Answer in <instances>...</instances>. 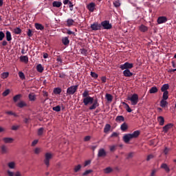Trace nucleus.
I'll list each match as a JSON object with an SVG mask.
<instances>
[{
	"label": "nucleus",
	"mask_w": 176,
	"mask_h": 176,
	"mask_svg": "<svg viewBox=\"0 0 176 176\" xmlns=\"http://www.w3.org/2000/svg\"><path fill=\"white\" fill-rule=\"evenodd\" d=\"M35 28L40 30V31H43V30H45V27H43L41 23H35Z\"/></svg>",
	"instance_id": "29"
},
{
	"label": "nucleus",
	"mask_w": 176,
	"mask_h": 176,
	"mask_svg": "<svg viewBox=\"0 0 176 176\" xmlns=\"http://www.w3.org/2000/svg\"><path fill=\"white\" fill-rule=\"evenodd\" d=\"M43 130H44L43 128H40L38 130V135H42V134H43Z\"/></svg>",
	"instance_id": "60"
},
{
	"label": "nucleus",
	"mask_w": 176,
	"mask_h": 176,
	"mask_svg": "<svg viewBox=\"0 0 176 176\" xmlns=\"http://www.w3.org/2000/svg\"><path fill=\"white\" fill-rule=\"evenodd\" d=\"M45 164L46 167H49L50 166V160L53 157V155L50 153H47L45 155Z\"/></svg>",
	"instance_id": "5"
},
{
	"label": "nucleus",
	"mask_w": 176,
	"mask_h": 176,
	"mask_svg": "<svg viewBox=\"0 0 176 176\" xmlns=\"http://www.w3.org/2000/svg\"><path fill=\"white\" fill-rule=\"evenodd\" d=\"M166 100L162 99L160 101V107H162V108H165L166 105H168V102H167Z\"/></svg>",
	"instance_id": "31"
},
{
	"label": "nucleus",
	"mask_w": 176,
	"mask_h": 176,
	"mask_svg": "<svg viewBox=\"0 0 176 176\" xmlns=\"http://www.w3.org/2000/svg\"><path fill=\"white\" fill-rule=\"evenodd\" d=\"M78 87H79V85H72L68 87L67 89V96H74V94L78 91Z\"/></svg>",
	"instance_id": "3"
},
{
	"label": "nucleus",
	"mask_w": 176,
	"mask_h": 176,
	"mask_svg": "<svg viewBox=\"0 0 176 176\" xmlns=\"http://www.w3.org/2000/svg\"><path fill=\"white\" fill-rule=\"evenodd\" d=\"M171 127H173V124L169 123L166 125H165L164 126H163V131L164 133H167L168 132V130H170V129H171Z\"/></svg>",
	"instance_id": "12"
},
{
	"label": "nucleus",
	"mask_w": 176,
	"mask_h": 176,
	"mask_svg": "<svg viewBox=\"0 0 176 176\" xmlns=\"http://www.w3.org/2000/svg\"><path fill=\"white\" fill-rule=\"evenodd\" d=\"M62 43L65 45V46H68V45H69V39L68 37H63L62 38Z\"/></svg>",
	"instance_id": "22"
},
{
	"label": "nucleus",
	"mask_w": 176,
	"mask_h": 176,
	"mask_svg": "<svg viewBox=\"0 0 176 176\" xmlns=\"http://www.w3.org/2000/svg\"><path fill=\"white\" fill-rule=\"evenodd\" d=\"M6 113H7V115H11L12 116H14V118H17V114H16V113H13V111H6Z\"/></svg>",
	"instance_id": "51"
},
{
	"label": "nucleus",
	"mask_w": 176,
	"mask_h": 176,
	"mask_svg": "<svg viewBox=\"0 0 176 176\" xmlns=\"http://www.w3.org/2000/svg\"><path fill=\"white\" fill-rule=\"evenodd\" d=\"M123 75L126 78H130L133 76V72H130V69H125L123 71Z\"/></svg>",
	"instance_id": "13"
},
{
	"label": "nucleus",
	"mask_w": 176,
	"mask_h": 176,
	"mask_svg": "<svg viewBox=\"0 0 176 176\" xmlns=\"http://www.w3.org/2000/svg\"><path fill=\"white\" fill-rule=\"evenodd\" d=\"M10 94V89H6L5 91L3 92L2 96L3 97H6Z\"/></svg>",
	"instance_id": "48"
},
{
	"label": "nucleus",
	"mask_w": 176,
	"mask_h": 176,
	"mask_svg": "<svg viewBox=\"0 0 176 176\" xmlns=\"http://www.w3.org/2000/svg\"><path fill=\"white\" fill-rule=\"evenodd\" d=\"M21 98V94H17L15 96L13 97V101L14 102H17Z\"/></svg>",
	"instance_id": "38"
},
{
	"label": "nucleus",
	"mask_w": 176,
	"mask_h": 176,
	"mask_svg": "<svg viewBox=\"0 0 176 176\" xmlns=\"http://www.w3.org/2000/svg\"><path fill=\"white\" fill-rule=\"evenodd\" d=\"M27 35L28 36H32L33 34H32V30L31 29H28V32H27Z\"/></svg>",
	"instance_id": "59"
},
{
	"label": "nucleus",
	"mask_w": 176,
	"mask_h": 176,
	"mask_svg": "<svg viewBox=\"0 0 176 176\" xmlns=\"http://www.w3.org/2000/svg\"><path fill=\"white\" fill-rule=\"evenodd\" d=\"M118 146L116 145H113L109 146L110 152H115L116 151V148Z\"/></svg>",
	"instance_id": "52"
},
{
	"label": "nucleus",
	"mask_w": 176,
	"mask_h": 176,
	"mask_svg": "<svg viewBox=\"0 0 176 176\" xmlns=\"http://www.w3.org/2000/svg\"><path fill=\"white\" fill-rule=\"evenodd\" d=\"M168 89H170V85H168V84H164L161 87V91H162V92L168 91H167V90H168Z\"/></svg>",
	"instance_id": "21"
},
{
	"label": "nucleus",
	"mask_w": 176,
	"mask_h": 176,
	"mask_svg": "<svg viewBox=\"0 0 176 176\" xmlns=\"http://www.w3.org/2000/svg\"><path fill=\"white\" fill-rule=\"evenodd\" d=\"M19 129H20L19 125H13L11 128V129L13 130L14 131H16V130H19Z\"/></svg>",
	"instance_id": "57"
},
{
	"label": "nucleus",
	"mask_w": 176,
	"mask_h": 176,
	"mask_svg": "<svg viewBox=\"0 0 176 176\" xmlns=\"http://www.w3.org/2000/svg\"><path fill=\"white\" fill-rule=\"evenodd\" d=\"M101 27H103L104 30H111L112 28V24L109 23V21H104L101 22Z\"/></svg>",
	"instance_id": "7"
},
{
	"label": "nucleus",
	"mask_w": 176,
	"mask_h": 176,
	"mask_svg": "<svg viewBox=\"0 0 176 176\" xmlns=\"http://www.w3.org/2000/svg\"><path fill=\"white\" fill-rule=\"evenodd\" d=\"M52 109L53 111H55V112H60V111H61V107H60V105H58L56 107H54Z\"/></svg>",
	"instance_id": "46"
},
{
	"label": "nucleus",
	"mask_w": 176,
	"mask_h": 176,
	"mask_svg": "<svg viewBox=\"0 0 176 176\" xmlns=\"http://www.w3.org/2000/svg\"><path fill=\"white\" fill-rule=\"evenodd\" d=\"M105 98H106V100L109 102H112V100L113 99V97L112 96V95L109 94H107L105 96Z\"/></svg>",
	"instance_id": "35"
},
{
	"label": "nucleus",
	"mask_w": 176,
	"mask_h": 176,
	"mask_svg": "<svg viewBox=\"0 0 176 176\" xmlns=\"http://www.w3.org/2000/svg\"><path fill=\"white\" fill-rule=\"evenodd\" d=\"M63 6V3H61V1H54L52 3V6L54 8H60V6Z\"/></svg>",
	"instance_id": "20"
},
{
	"label": "nucleus",
	"mask_w": 176,
	"mask_h": 176,
	"mask_svg": "<svg viewBox=\"0 0 176 176\" xmlns=\"http://www.w3.org/2000/svg\"><path fill=\"white\" fill-rule=\"evenodd\" d=\"M29 100L30 101H35V100H36V96H35V94H30Z\"/></svg>",
	"instance_id": "33"
},
{
	"label": "nucleus",
	"mask_w": 176,
	"mask_h": 176,
	"mask_svg": "<svg viewBox=\"0 0 176 176\" xmlns=\"http://www.w3.org/2000/svg\"><path fill=\"white\" fill-rule=\"evenodd\" d=\"M161 168L165 170L166 173H170V168H168L167 164H162L161 165Z\"/></svg>",
	"instance_id": "23"
},
{
	"label": "nucleus",
	"mask_w": 176,
	"mask_h": 176,
	"mask_svg": "<svg viewBox=\"0 0 176 176\" xmlns=\"http://www.w3.org/2000/svg\"><path fill=\"white\" fill-rule=\"evenodd\" d=\"M170 149L165 147L164 150V155H168V152H170Z\"/></svg>",
	"instance_id": "61"
},
{
	"label": "nucleus",
	"mask_w": 176,
	"mask_h": 176,
	"mask_svg": "<svg viewBox=\"0 0 176 176\" xmlns=\"http://www.w3.org/2000/svg\"><path fill=\"white\" fill-rule=\"evenodd\" d=\"M6 38L8 42H10V41H12V33H10L9 31H7L6 33Z\"/></svg>",
	"instance_id": "25"
},
{
	"label": "nucleus",
	"mask_w": 176,
	"mask_h": 176,
	"mask_svg": "<svg viewBox=\"0 0 176 176\" xmlns=\"http://www.w3.org/2000/svg\"><path fill=\"white\" fill-rule=\"evenodd\" d=\"M140 134H141L140 131H135L133 133L125 134L123 136V141L125 144H129L130 140H133V138H138V137H140Z\"/></svg>",
	"instance_id": "2"
},
{
	"label": "nucleus",
	"mask_w": 176,
	"mask_h": 176,
	"mask_svg": "<svg viewBox=\"0 0 176 176\" xmlns=\"http://www.w3.org/2000/svg\"><path fill=\"white\" fill-rule=\"evenodd\" d=\"M62 89L60 87H56L54 89V94L56 95L57 94H61Z\"/></svg>",
	"instance_id": "36"
},
{
	"label": "nucleus",
	"mask_w": 176,
	"mask_h": 176,
	"mask_svg": "<svg viewBox=\"0 0 176 176\" xmlns=\"http://www.w3.org/2000/svg\"><path fill=\"white\" fill-rule=\"evenodd\" d=\"M129 129V126L127 125V123L124 122L121 126H120V129L122 131H126Z\"/></svg>",
	"instance_id": "30"
},
{
	"label": "nucleus",
	"mask_w": 176,
	"mask_h": 176,
	"mask_svg": "<svg viewBox=\"0 0 176 176\" xmlns=\"http://www.w3.org/2000/svg\"><path fill=\"white\" fill-rule=\"evenodd\" d=\"M9 76V72H3L1 74L2 79H6Z\"/></svg>",
	"instance_id": "47"
},
{
	"label": "nucleus",
	"mask_w": 176,
	"mask_h": 176,
	"mask_svg": "<svg viewBox=\"0 0 176 176\" xmlns=\"http://www.w3.org/2000/svg\"><path fill=\"white\" fill-rule=\"evenodd\" d=\"M134 157V153H128L127 156H126V159H133V157Z\"/></svg>",
	"instance_id": "56"
},
{
	"label": "nucleus",
	"mask_w": 176,
	"mask_h": 176,
	"mask_svg": "<svg viewBox=\"0 0 176 176\" xmlns=\"http://www.w3.org/2000/svg\"><path fill=\"white\" fill-rule=\"evenodd\" d=\"M157 120L159 122L160 126H164V118H163V116H159L157 118Z\"/></svg>",
	"instance_id": "24"
},
{
	"label": "nucleus",
	"mask_w": 176,
	"mask_h": 176,
	"mask_svg": "<svg viewBox=\"0 0 176 176\" xmlns=\"http://www.w3.org/2000/svg\"><path fill=\"white\" fill-rule=\"evenodd\" d=\"M112 171H113V169L111 167H107L104 169V174H109L110 173H112Z\"/></svg>",
	"instance_id": "37"
},
{
	"label": "nucleus",
	"mask_w": 176,
	"mask_h": 176,
	"mask_svg": "<svg viewBox=\"0 0 176 176\" xmlns=\"http://www.w3.org/2000/svg\"><path fill=\"white\" fill-rule=\"evenodd\" d=\"M123 104L125 105V107H126V110L127 111V112L131 113L133 111V110L131 109V108H130V106H129L127 103L123 102Z\"/></svg>",
	"instance_id": "43"
},
{
	"label": "nucleus",
	"mask_w": 176,
	"mask_h": 176,
	"mask_svg": "<svg viewBox=\"0 0 176 176\" xmlns=\"http://www.w3.org/2000/svg\"><path fill=\"white\" fill-rule=\"evenodd\" d=\"M80 168H82V165L78 164L74 167V173H78L80 170Z\"/></svg>",
	"instance_id": "45"
},
{
	"label": "nucleus",
	"mask_w": 176,
	"mask_h": 176,
	"mask_svg": "<svg viewBox=\"0 0 176 176\" xmlns=\"http://www.w3.org/2000/svg\"><path fill=\"white\" fill-rule=\"evenodd\" d=\"M107 156V151H105V149L100 148L98 151V157H105Z\"/></svg>",
	"instance_id": "10"
},
{
	"label": "nucleus",
	"mask_w": 176,
	"mask_h": 176,
	"mask_svg": "<svg viewBox=\"0 0 176 176\" xmlns=\"http://www.w3.org/2000/svg\"><path fill=\"white\" fill-rule=\"evenodd\" d=\"M157 91H159V89H157L156 87H152L149 90L150 94H155V93H157Z\"/></svg>",
	"instance_id": "28"
},
{
	"label": "nucleus",
	"mask_w": 176,
	"mask_h": 176,
	"mask_svg": "<svg viewBox=\"0 0 176 176\" xmlns=\"http://www.w3.org/2000/svg\"><path fill=\"white\" fill-rule=\"evenodd\" d=\"M59 78H60V79H65V78H67V75L64 72H60Z\"/></svg>",
	"instance_id": "50"
},
{
	"label": "nucleus",
	"mask_w": 176,
	"mask_h": 176,
	"mask_svg": "<svg viewBox=\"0 0 176 176\" xmlns=\"http://www.w3.org/2000/svg\"><path fill=\"white\" fill-rule=\"evenodd\" d=\"M91 28L92 31H98L101 30V24L98 23H94L91 25Z\"/></svg>",
	"instance_id": "8"
},
{
	"label": "nucleus",
	"mask_w": 176,
	"mask_h": 176,
	"mask_svg": "<svg viewBox=\"0 0 176 176\" xmlns=\"http://www.w3.org/2000/svg\"><path fill=\"white\" fill-rule=\"evenodd\" d=\"M139 30L141 32H146L148 31V27L145 26V25H141L139 27Z\"/></svg>",
	"instance_id": "26"
},
{
	"label": "nucleus",
	"mask_w": 176,
	"mask_h": 176,
	"mask_svg": "<svg viewBox=\"0 0 176 176\" xmlns=\"http://www.w3.org/2000/svg\"><path fill=\"white\" fill-rule=\"evenodd\" d=\"M3 38H5V33L3 32H0V41H3Z\"/></svg>",
	"instance_id": "58"
},
{
	"label": "nucleus",
	"mask_w": 176,
	"mask_h": 176,
	"mask_svg": "<svg viewBox=\"0 0 176 176\" xmlns=\"http://www.w3.org/2000/svg\"><path fill=\"white\" fill-rule=\"evenodd\" d=\"M87 8L88 10H89V12H94L96 9V3H90L89 4L87 5Z\"/></svg>",
	"instance_id": "11"
},
{
	"label": "nucleus",
	"mask_w": 176,
	"mask_h": 176,
	"mask_svg": "<svg viewBox=\"0 0 176 176\" xmlns=\"http://www.w3.org/2000/svg\"><path fill=\"white\" fill-rule=\"evenodd\" d=\"M7 174H8V176H14L15 173L12 172V171H10V170H8L7 171Z\"/></svg>",
	"instance_id": "64"
},
{
	"label": "nucleus",
	"mask_w": 176,
	"mask_h": 176,
	"mask_svg": "<svg viewBox=\"0 0 176 176\" xmlns=\"http://www.w3.org/2000/svg\"><path fill=\"white\" fill-rule=\"evenodd\" d=\"M162 100H168V91H164L163 93Z\"/></svg>",
	"instance_id": "41"
},
{
	"label": "nucleus",
	"mask_w": 176,
	"mask_h": 176,
	"mask_svg": "<svg viewBox=\"0 0 176 176\" xmlns=\"http://www.w3.org/2000/svg\"><path fill=\"white\" fill-rule=\"evenodd\" d=\"M22 31L21 29H20V28H16L15 29H14V33L16 35H20V34H21Z\"/></svg>",
	"instance_id": "39"
},
{
	"label": "nucleus",
	"mask_w": 176,
	"mask_h": 176,
	"mask_svg": "<svg viewBox=\"0 0 176 176\" xmlns=\"http://www.w3.org/2000/svg\"><path fill=\"white\" fill-rule=\"evenodd\" d=\"M0 152L2 155H6V153H9V148L6 145L3 144L0 146Z\"/></svg>",
	"instance_id": "9"
},
{
	"label": "nucleus",
	"mask_w": 176,
	"mask_h": 176,
	"mask_svg": "<svg viewBox=\"0 0 176 176\" xmlns=\"http://www.w3.org/2000/svg\"><path fill=\"white\" fill-rule=\"evenodd\" d=\"M80 53H81V54H83L84 56H86V54H87V50L82 48L80 50Z\"/></svg>",
	"instance_id": "49"
},
{
	"label": "nucleus",
	"mask_w": 176,
	"mask_h": 176,
	"mask_svg": "<svg viewBox=\"0 0 176 176\" xmlns=\"http://www.w3.org/2000/svg\"><path fill=\"white\" fill-rule=\"evenodd\" d=\"M128 100L131 102V105H137L138 104V94H133L131 97H129Z\"/></svg>",
	"instance_id": "4"
},
{
	"label": "nucleus",
	"mask_w": 176,
	"mask_h": 176,
	"mask_svg": "<svg viewBox=\"0 0 176 176\" xmlns=\"http://www.w3.org/2000/svg\"><path fill=\"white\" fill-rule=\"evenodd\" d=\"M67 27H72V25H74V23H75V21L72 19H68L66 21Z\"/></svg>",
	"instance_id": "27"
},
{
	"label": "nucleus",
	"mask_w": 176,
	"mask_h": 176,
	"mask_svg": "<svg viewBox=\"0 0 176 176\" xmlns=\"http://www.w3.org/2000/svg\"><path fill=\"white\" fill-rule=\"evenodd\" d=\"M91 173H93V170H87L82 173V175H89V174H91Z\"/></svg>",
	"instance_id": "53"
},
{
	"label": "nucleus",
	"mask_w": 176,
	"mask_h": 176,
	"mask_svg": "<svg viewBox=\"0 0 176 176\" xmlns=\"http://www.w3.org/2000/svg\"><path fill=\"white\" fill-rule=\"evenodd\" d=\"M82 97H83V98H87L90 97V96H89V91L88 90H85L82 93Z\"/></svg>",
	"instance_id": "44"
},
{
	"label": "nucleus",
	"mask_w": 176,
	"mask_h": 176,
	"mask_svg": "<svg viewBox=\"0 0 176 176\" xmlns=\"http://www.w3.org/2000/svg\"><path fill=\"white\" fill-rule=\"evenodd\" d=\"M116 122L117 123H122V122H124V117L123 116H118L116 118Z\"/></svg>",
	"instance_id": "17"
},
{
	"label": "nucleus",
	"mask_w": 176,
	"mask_h": 176,
	"mask_svg": "<svg viewBox=\"0 0 176 176\" xmlns=\"http://www.w3.org/2000/svg\"><path fill=\"white\" fill-rule=\"evenodd\" d=\"M133 67H134V64L126 62L124 64L121 65L120 68L123 71L124 69H131Z\"/></svg>",
	"instance_id": "6"
},
{
	"label": "nucleus",
	"mask_w": 176,
	"mask_h": 176,
	"mask_svg": "<svg viewBox=\"0 0 176 176\" xmlns=\"http://www.w3.org/2000/svg\"><path fill=\"white\" fill-rule=\"evenodd\" d=\"M109 130H111V125L109 124H107L104 128V133H108Z\"/></svg>",
	"instance_id": "40"
},
{
	"label": "nucleus",
	"mask_w": 176,
	"mask_h": 176,
	"mask_svg": "<svg viewBox=\"0 0 176 176\" xmlns=\"http://www.w3.org/2000/svg\"><path fill=\"white\" fill-rule=\"evenodd\" d=\"M3 142H5V144H12V142H13V138H3Z\"/></svg>",
	"instance_id": "18"
},
{
	"label": "nucleus",
	"mask_w": 176,
	"mask_h": 176,
	"mask_svg": "<svg viewBox=\"0 0 176 176\" xmlns=\"http://www.w3.org/2000/svg\"><path fill=\"white\" fill-rule=\"evenodd\" d=\"M7 166L10 170H14V168H16V162L13 161L10 162L7 164Z\"/></svg>",
	"instance_id": "15"
},
{
	"label": "nucleus",
	"mask_w": 176,
	"mask_h": 176,
	"mask_svg": "<svg viewBox=\"0 0 176 176\" xmlns=\"http://www.w3.org/2000/svg\"><path fill=\"white\" fill-rule=\"evenodd\" d=\"M91 163V160H87L84 163V167H87V166H89Z\"/></svg>",
	"instance_id": "63"
},
{
	"label": "nucleus",
	"mask_w": 176,
	"mask_h": 176,
	"mask_svg": "<svg viewBox=\"0 0 176 176\" xmlns=\"http://www.w3.org/2000/svg\"><path fill=\"white\" fill-rule=\"evenodd\" d=\"M91 76L92 78H94V79H97V78H98V74H97L96 72H91Z\"/></svg>",
	"instance_id": "54"
},
{
	"label": "nucleus",
	"mask_w": 176,
	"mask_h": 176,
	"mask_svg": "<svg viewBox=\"0 0 176 176\" xmlns=\"http://www.w3.org/2000/svg\"><path fill=\"white\" fill-rule=\"evenodd\" d=\"M36 69L37 71V72H39V74H42V72H43L45 67H43V66H42V65L41 64H38L36 67Z\"/></svg>",
	"instance_id": "16"
},
{
	"label": "nucleus",
	"mask_w": 176,
	"mask_h": 176,
	"mask_svg": "<svg viewBox=\"0 0 176 176\" xmlns=\"http://www.w3.org/2000/svg\"><path fill=\"white\" fill-rule=\"evenodd\" d=\"M39 140H34L32 142V144H31V146H36V144H38Z\"/></svg>",
	"instance_id": "62"
},
{
	"label": "nucleus",
	"mask_w": 176,
	"mask_h": 176,
	"mask_svg": "<svg viewBox=\"0 0 176 176\" xmlns=\"http://www.w3.org/2000/svg\"><path fill=\"white\" fill-rule=\"evenodd\" d=\"M167 21V17L166 16H160L157 19L158 24H163V23H166Z\"/></svg>",
	"instance_id": "14"
},
{
	"label": "nucleus",
	"mask_w": 176,
	"mask_h": 176,
	"mask_svg": "<svg viewBox=\"0 0 176 176\" xmlns=\"http://www.w3.org/2000/svg\"><path fill=\"white\" fill-rule=\"evenodd\" d=\"M18 75L20 79H21L22 80H24V79H25V75H24V73L23 72H19L18 73Z\"/></svg>",
	"instance_id": "42"
},
{
	"label": "nucleus",
	"mask_w": 176,
	"mask_h": 176,
	"mask_svg": "<svg viewBox=\"0 0 176 176\" xmlns=\"http://www.w3.org/2000/svg\"><path fill=\"white\" fill-rule=\"evenodd\" d=\"M82 102L85 107L87 105H91L89 107V111H93V109H96L98 107H100V103L98 102V99L89 96L88 98H84L82 100Z\"/></svg>",
	"instance_id": "1"
},
{
	"label": "nucleus",
	"mask_w": 176,
	"mask_h": 176,
	"mask_svg": "<svg viewBox=\"0 0 176 176\" xmlns=\"http://www.w3.org/2000/svg\"><path fill=\"white\" fill-rule=\"evenodd\" d=\"M20 60L21 61H22V63H25V64H27V63H28V56H22L20 57Z\"/></svg>",
	"instance_id": "32"
},
{
	"label": "nucleus",
	"mask_w": 176,
	"mask_h": 176,
	"mask_svg": "<svg viewBox=\"0 0 176 176\" xmlns=\"http://www.w3.org/2000/svg\"><path fill=\"white\" fill-rule=\"evenodd\" d=\"M16 107H18L19 108H24V107H27V103L21 100L16 104Z\"/></svg>",
	"instance_id": "19"
},
{
	"label": "nucleus",
	"mask_w": 176,
	"mask_h": 176,
	"mask_svg": "<svg viewBox=\"0 0 176 176\" xmlns=\"http://www.w3.org/2000/svg\"><path fill=\"white\" fill-rule=\"evenodd\" d=\"M42 152V148L41 147H36L34 149V153L35 155H39Z\"/></svg>",
	"instance_id": "34"
},
{
	"label": "nucleus",
	"mask_w": 176,
	"mask_h": 176,
	"mask_svg": "<svg viewBox=\"0 0 176 176\" xmlns=\"http://www.w3.org/2000/svg\"><path fill=\"white\" fill-rule=\"evenodd\" d=\"M113 3L115 8H119L120 6V2L119 1H115Z\"/></svg>",
	"instance_id": "55"
}]
</instances>
